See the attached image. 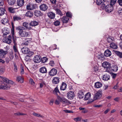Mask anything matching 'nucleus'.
<instances>
[{"instance_id": "14", "label": "nucleus", "mask_w": 122, "mask_h": 122, "mask_svg": "<svg viewBox=\"0 0 122 122\" xmlns=\"http://www.w3.org/2000/svg\"><path fill=\"white\" fill-rule=\"evenodd\" d=\"M67 95L68 99L70 100L73 99L75 96L74 92L71 91L67 93Z\"/></svg>"}, {"instance_id": "46", "label": "nucleus", "mask_w": 122, "mask_h": 122, "mask_svg": "<svg viewBox=\"0 0 122 122\" xmlns=\"http://www.w3.org/2000/svg\"><path fill=\"white\" fill-rule=\"evenodd\" d=\"M15 2V0H9L8 2L10 5H13Z\"/></svg>"}, {"instance_id": "8", "label": "nucleus", "mask_w": 122, "mask_h": 122, "mask_svg": "<svg viewBox=\"0 0 122 122\" xmlns=\"http://www.w3.org/2000/svg\"><path fill=\"white\" fill-rule=\"evenodd\" d=\"M0 78L3 80L4 82L7 83V84H8L9 85V84L12 85L14 83L13 81L9 80L6 78L4 77L0 76Z\"/></svg>"}, {"instance_id": "39", "label": "nucleus", "mask_w": 122, "mask_h": 122, "mask_svg": "<svg viewBox=\"0 0 122 122\" xmlns=\"http://www.w3.org/2000/svg\"><path fill=\"white\" fill-rule=\"evenodd\" d=\"M30 41L29 38H25L24 41V43H23V44L25 46L27 45Z\"/></svg>"}, {"instance_id": "56", "label": "nucleus", "mask_w": 122, "mask_h": 122, "mask_svg": "<svg viewBox=\"0 0 122 122\" xmlns=\"http://www.w3.org/2000/svg\"><path fill=\"white\" fill-rule=\"evenodd\" d=\"M66 15L67 17H71L72 16L71 13V12H68L66 14Z\"/></svg>"}, {"instance_id": "61", "label": "nucleus", "mask_w": 122, "mask_h": 122, "mask_svg": "<svg viewBox=\"0 0 122 122\" xmlns=\"http://www.w3.org/2000/svg\"><path fill=\"white\" fill-rule=\"evenodd\" d=\"M63 111H64L66 113H73V112L71 110H64Z\"/></svg>"}, {"instance_id": "34", "label": "nucleus", "mask_w": 122, "mask_h": 122, "mask_svg": "<svg viewBox=\"0 0 122 122\" xmlns=\"http://www.w3.org/2000/svg\"><path fill=\"white\" fill-rule=\"evenodd\" d=\"M41 13L40 11L35 10L34 12V15L37 17L41 15Z\"/></svg>"}, {"instance_id": "64", "label": "nucleus", "mask_w": 122, "mask_h": 122, "mask_svg": "<svg viewBox=\"0 0 122 122\" xmlns=\"http://www.w3.org/2000/svg\"><path fill=\"white\" fill-rule=\"evenodd\" d=\"M118 2L120 5L122 6V0H118Z\"/></svg>"}, {"instance_id": "62", "label": "nucleus", "mask_w": 122, "mask_h": 122, "mask_svg": "<svg viewBox=\"0 0 122 122\" xmlns=\"http://www.w3.org/2000/svg\"><path fill=\"white\" fill-rule=\"evenodd\" d=\"M113 38L112 39V38H108L107 39L108 41L109 42H112V41H113Z\"/></svg>"}, {"instance_id": "20", "label": "nucleus", "mask_w": 122, "mask_h": 122, "mask_svg": "<svg viewBox=\"0 0 122 122\" xmlns=\"http://www.w3.org/2000/svg\"><path fill=\"white\" fill-rule=\"evenodd\" d=\"M110 69V72L112 71L114 72H116L118 70V67L117 66L115 65L111 67Z\"/></svg>"}, {"instance_id": "43", "label": "nucleus", "mask_w": 122, "mask_h": 122, "mask_svg": "<svg viewBox=\"0 0 122 122\" xmlns=\"http://www.w3.org/2000/svg\"><path fill=\"white\" fill-rule=\"evenodd\" d=\"M114 53L116 54L117 56H118L120 58H122V53L119 51H114Z\"/></svg>"}, {"instance_id": "55", "label": "nucleus", "mask_w": 122, "mask_h": 122, "mask_svg": "<svg viewBox=\"0 0 122 122\" xmlns=\"http://www.w3.org/2000/svg\"><path fill=\"white\" fill-rule=\"evenodd\" d=\"M30 84L33 85H34L35 84L34 81L32 78H30Z\"/></svg>"}, {"instance_id": "21", "label": "nucleus", "mask_w": 122, "mask_h": 122, "mask_svg": "<svg viewBox=\"0 0 122 122\" xmlns=\"http://www.w3.org/2000/svg\"><path fill=\"white\" fill-rule=\"evenodd\" d=\"M110 47L112 49H116L117 48V46L115 43L112 42L110 43Z\"/></svg>"}, {"instance_id": "53", "label": "nucleus", "mask_w": 122, "mask_h": 122, "mask_svg": "<svg viewBox=\"0 0 122 122\" xmlns=\"http://www.w3.org/2000/svg\"><path fill=\"white\" fill-rule=\"evenodd\" d=\"M40 87L41 88H42L44 85H46L45 82L44 81H42L40 83Z\"/></svg>"}, {"instance_id": "47", "label": "nucleus", "mask_w": 122, "mask_h": 122, "mask_svg": "<svg viewBox=\"0 0 122 122\" xmlns=\"http://www.w3.org/2000/svg\"><path fill=\"white\" fill-rule=\"evenodd\" d=\"M55 10L57 14L60 15L61 16H62L63 14L60 9H56Z\"/></svg>"}, {"instance_id": "12", "label": "nucleus", "mask_w": 122, "mask_h": 122, "mask_svg": "<svg viewBox=\"0 0 122 122\" xmlns=\"http://www.w3.org/2000/svg\"><path fill=\"white\" fill-rule=\"evenodd\" d=\"M11 36L9 35L7 38H4L3 39V41L7 44H10L11 42Z\"/></svg>"}, {"instance_id": "25", "label": "nucleus", "mask_w": 122, "mask_h": 122, "mask_svg": "<svg viewBox=\"0 0 122 122\" xmlns=\"http://www.w3.org/2000/svg\"><path fill=\"white\" fill-rule=\"evenodd\" d=\"M111 53L109 50H106L104 53V55L107 57L110 56L111 55Z\"/></svg>"}, {"instance_id": "6", "label": "nucleus", "mask_w": 122, "mask_h": 122, "mask_svg": "<svg viewBox=\"0 0 122 122\" xmlns=\"http://www.w3.org/2000/svg\"><path fill=\"white\" fill-rule=\"evenodd\" d=\"M37 8V5L33 4H29L26 6V9L28 10H32Z\"/></svg>"}, {"instance_id": "15", "label": "nucleus", "mask_w": 122, "mask_h": 122, "mask_svg": "<svg viewBox=\"0 0 122 122\" xmlns=\"http://www.w3.org/2000/svg\"><path fill=\"white\" fill-rule=\"evenodd\" d=\"M61 19L63 23H67L69 20V18L67 17L64 16Z\"/></svg>"}, {"instance_id": "10", "label": "nucleus", "mask_w": 122, "mask_h": 122, "mask_svg": "<svg viewBox=\"0 0 122 122\" xmlns=\"http://www.w3.org/2000/svg\"><path fill=\"white\" fill-rule=\"evenodd\" d=\"M57 73V70L53 68L51 69L49 72V75L51 76H53L56 75Z\"/></svg>"}, {"instance_id": "9", "label": "nucleus", "mask_w": 122, "mask_h": 122, "mask_svg": "<svg viewBox=\"0 0 122 122\" xmlns=\"http://www.w3.org/2000/svg\"><path fill=\"white\" fill-rule=\"evenodd\" d=\"M59 98L60 101L66 105H69L71 104V103L69 101L65 98Z\"/></svg>"}, {"instance_id": "30", "label": "nucleus", "mask_w": 122, "mask_h": 122, "mask_svg": "<svg viewBox=\"0 0 122 122\" xmlns=\"http://www.w3.org/2000/svg\"><path fill=\"white\" fill-rule=\"evenodd\" d=\"M40 72L42 73H46L47 72V70L46 68L44 67H41L40 70Z\"/></svg>"}, {"instance_id": "63", "label": "nucleus", "mask_w": 122, "mask_h": 122, "mask_svg": "<svg viewBox=\"0 0 122 122\" xmlns=\"http://www.w3.org/2000/svg\"><path fill=\"white\" fill-rule=\"evenodd\" d=\"M102 105H96L94 106V107H99L102 106Z\"/></svg>"}, {"instance_id": "52", "label": "nucleus", "mask_w": 122, "mask_h": 122, "mask_svg": "<svg viewBox=\"0 0 122 122\" xmlns=\"http://www.w3.org/2000/svg\"><path fill=\"white\" fill-rule=\"evenodd\" d=\"M9 57L10 60H12L14 58V56L13 53L10 52L9 55Z\"/></svg>"}, {"instance_id": "29", "label": "nucleus", "mask_w": 122, "mask_h": 122, "mask_svg": "<svg viewBox=\"0 0 122 122\" xmlns=\"http://www.w3.org/2000/svg\"><path fill=\"white\" fill-rule=\"evenodd\" d=\"M110 77V76L109 75L106 74L103 76L102 79L104 80L107 81L109 79Z\"/></svg>"}, {"instance_id": "36", "label": "nucleus", "mask_w": 122, "mask_h": 122, "mask_svg": "<svg viewBox=\"0 0 122 122\" xmlns=\"http://www.w3.org/2000/svg\"><path fill=\"white\" fill-rule=\"evenodd\" d=\"M13 18L14 21L20 20L21 19L20 16L16 15L13 16Z\"/></svg>"}, {"instance_id": "28", "label": "nucleus", "mask_w": 122, "mask_h": 122, "mask_svg": "<svg viewBox=\"0 0 122 122\" xmlns=\"http://www.w3.org/2000/svg\"><path fill=\"white\" fill-rule=\"evenodd\" d=\"M59 81V79L58 77H55L52 80V83L54 84H56L58 83Z\"/></svg>"}, {"instance_id": "4", "label": "nucleus", "mask_w": 122, "mask_h": 122, "mask_svg": "<svg viewBox=\"0 0 122 122\" xmlns=\"http://www.w3.org/2000/svg\"><path fill=\"white\" fill-rule=\"evenodd\" d=\"M103 5H104L103 6L104 8L105 7V10L107 12L110 13L112 11L113 9V6L111 5L108 4L105 6V5L104 4Z\"/></svg>"}, {"instance_id": "1", "label": "nucleus", "mask_w": 122, "mask_h": 122, "mask_svg": "<svg viewBox=\"0 0 122 122\" xmlns=\"http://www.w3.org/2000/svg\"><path fill=\"white\" fill-rule=\"evenodd\" d=\"M25 29L24 27L21 26H19L16 28V29L19 30V34L20 36L22 37H25L28 36V32L23 31Z\"/></svg>"}, {"instance_id": "11", "label": "nucleus", "mask_w": 122, "mask_h": 122, "mask_svg": "<svg viewBox=\"0 0 122 122\" xmlns=\"http://www.w3.org/2000/svg\"><path fill=\"white\" fill-rule=\"evenodd\" d=\"M33 61L35 63H39L41 61V58L40 56L36 55L34 58Z\"/></svg>"}, {"instance_id": "27", "label": "nucleus", "mask_w": 122, "mask_h": 122, "mask_svg": "<svg viewBox=\"0 0 122 122\" xmlns=\"http://www.w3.org/2000/svg\"><path fill=\"white\" fill-rule=\"evenodd\" d=\"M91 94L90 92L87 93L85 95V97L84 98V100H87L90 99L91 98Z\"/></svg>"}, {"instance_id": "16", "label": "nucleus", "mask_w": 122, "mask_h": 122, "mask_svg": "<svg viewBox=\"0 0 122 122\" xmlns=\"http://www.w3.org/2000/svg\"><path fill=\"white\" fill-rule=\"evenodd\" d=\"M23 26L28 30H31L32 28L30 27V23L27 22H24L23 24Z\"/></svg>"}, {"instance_id": "31", "label": "nucleus", "mask_w": 122, "mask_h": 122, "mask_svg": "<svg viewBox=\"0 0 122 122\" xmlns=\"http://www.w3.org/2000/svg\"><path fill=\"white\" fill-rule=\"evenodd\" d=\"M16 81L20 83L23 82L24 80L23 78L20 76H18L16 78Z\"/></svg>"}, {"instance_id": "17", "label": "nucleus", "mask_w": 122, "mask_h": 122, "mask_svg": "<svg viewBox=\"0 0 122 122\" xmlns=\"http://www.w3.org/2000/svg\"><path fill=\"white\" fill-rule=\"evenodd\" d=\"M40 8L41 10L45 11L47 9L48 7L46 5L42 4L40 6Z\"/></svg>"}, {"instance_id": "40", "label": "nucleus", "mask_w": 122, "mask_h": 122, "mask_svg": "<svg viewBox=\"0 0 122 122\" xmlns=\"http://www.w3.org/2000/svg\"><path fill=\"white\" fill-rule=\"evenodd\" d=\"M104 56V55L102 54L101 53H98L97 55V57L98 59H100L101 58H103Z\"/></svg>"}, {"instance_id": "26", "label": "nucleus", "mask_w": 122, "mask_h": 122, "mask_svg": "<svg viewBox=\"0 0 122 122\" xmlns=\"http://www.w3.org/2000/svg\"><path fill=\"white\" fill-rule=\"evenodd\" d=\"M67 85V84L66 83L64 82H62L61 86V90H65L66 88Z\"/></svg>"}, {"instance_id": "7", "label": "nucleus", "mask_w": 122, "mask_h": 122, "mask_svg": "<svg viewBox=\"0 0 122 122\" xmlns=\"http://www.w3.org/2000/svg\"><path fill=\"white\" fill-rule=\"evenodd\" d=\"M10 87V86L8 84L5 83L3 82L0 84V89H9Z\"/></svg>"}, {"instance_id": "41", "label": "nucleus", "mask_w": 122, "mask_h": 122, "mask_svg": "<svg viewBox=\"0 0 122 122\" xmlns=\"http://www.w3.org/2000/svg\"><path fill=\"white\" fill-rule=\"evenodd\" d=\"M5 9L2 8H0V15H3L5 13Z\"/></svg>"}, {"instance_id": "24", "label": "nucleus", "mask_w": 122, "mask_h": 122, "mask_svg": "<svg viewBox=\"0 0 122 122\" xmlns=\"http://www.w3.org/2000/svg\"><path fill=\"white\" fill-rule=\"evenodd\" d=\"M3 33L4 35H6L10 33V30L9 29L6 28H4L3 29Z\"/></svg>"}, {"instance_id": "37", "label": "nucleus", "mask_w": 122, "mask_h": 122, "mask_svg": "<svg viewBox=\"0 0 122 122\" xmlns=\"http://www.w3.org/2000/svg\"><path fill=\"white\" fill-rule=\"evenodd\" d=\"M8 20L7 18H5L2 19L1 20V22L2 24L4 25L8 23Z\"/></svg>"}, {"instance_id": "18", "label": "nucleus", "mask_w": 122, "mask_h": 122, "mask_svg": "<svg viewBox=\"0 0 122 122\" xmlns=\"http://www.w3.org/2000/svg\"><path fill=\"white\" fill-rule=\"evenodd\" d=\"M16 3L18 6L21 7L24 5V0H17Z\"/></svg>"}, {"instance_id": "38", "label": "nucleus", "mask_w": 122, "mask_h": 122, "mask_svg": "<svg viewBox=\"0 0 122 122\" xmlns=\"http://www.w3.org/2000/svg\"><path fill=\"white\" fill-rule=\"evenodd\" d=\"M84 94L83 92L81 91H80L78 93V96L80 98H83L84 96Z\"/></svg>"}, {"instance_id": "2", "label": "nucleus", "mask_w": 122, "mask_h": 122, "mask_svg": "<svg viewBox=\"0 0 122 122\" xmlns=\"http://www.w3.org/2000/svg\"><path fill=\"white\" fill-rule=\"evenodd\" d=\"M21 51L23 54H27V56L29 57L31 56L34 53L33 52L30 51L28 48L25 46L22 48Z\"/></svg>"}, {"instance_id": "58", "label": "nucleus", "mask_w": 122, "mask_h": 122, "mask_svg": "<svg viewBox=\"0 0 122 122\" xmlns=\"http://www.w3.org/2000/svg\"><path fill=\"white\" fill-rule=\"evenodd\" d=\"M93 71L97 72L98 70V67L97 66H94L93 68Z\"/></svg>"}, {"instance_id": "35", "label": "nucleus", "mask_w": 122, "mask_h": 122, "mask_svg": "<svg viewBox=\"0 0 122 122\" xmlns=\"http://www.w3.org/2000/svg\"><path fill=\"white\" fill-rule=\"evenodd\" d=\"M106 0H97L96 3L97 5H99L101 4L104 3Z\"/></svg>"}, {"instance_id": "32", "label": "nucleus", "mask_w": 122, "mask_h": 122, "mask_svg": "<svg viewBox=\"0 0 122 122\" xmlns=\"http://www.w3.org/2000/svg\"><path fill=\"white\" fill-rule=\"evenodd\" d=\"M60 93V92L57 87H56L53 91V93L55 95L58 96L57 93Z\"/></svg>"}, {"instance_id": "51", "label": "nucleus", "mask_w": 122, "mask_h": 122, "mask_svg": "<svg viewBox=\"0 0 122 122\" xmlns=\"http://www.w3.org/2000/svg\"><path fill=\"white\" fill-rule=\"evenodd\" d=\"M57 99H56L55 101V103L56 104L58 105L60 103V102H61L60 101V100H59V98H61L59 97L58 96L57 97Z\"/></svg>"}, {"instance_id": "44", "label": "nucleus", "mask_w": 122, "mask_h": 122, "mask_svg": "<svg viewBox=\"0 0 122 122\" xmlns=\"http://www.w3.org/2000/svg\"><path fill=\"white\" fill-rule=\"evenodd\" d=\"M17 8H15L14 9L12 7H10L8 8V9L10 12L12 13H14L15 12V11L14 10V9Z\"/></svg>"}, {"instance_id": "42", "label": "nucleus", "mask_w": 122, "mask_h": 122, "mask_svg": "<svg viewBox=\"0 0 122 122\" xmlns=\"http://www.w3.org/2000/svg\"><path fill=\"white\" fill-rule=\"evenodd\" d=\"M48 61V58L46 57H43L42 58H41V62L42 63H45Z\"/></svg>"}, {"instance_id": "50", "label": "nucleus", "mask_w": 122, "mask_h": 122, "mask_svg": "<svg viewBox=\"0 0 122 122\" xmlns=\"http://www.w3.org/2000/svg\"><path fill=\"white\" fill-rule=\"evenodd\" d=\"M33 115L38 117H40L42 118H43L44 117L43 116L41 115V114L36 113L35 112L33 113Z\"/></svg>"}, {"instance_id": "33", "label": "nucleus", "mask_w": 122, "mask_h": 122, "mask_svg": "<svg viewBox=\"0 0 122 122\" xmlns=\"http://www.w3.org/2000/svg\"><path fill=\"white\" fill-rule=\"evenodd\" d=\"M30 26H35L38 25V22L35 20L31 21L30 23Z\"/></svg>"}, {"instance_id": "49", "label": "nucleus", "mask_w": 122, "mask_h": 122, "mask_svg": "<svg viewBox=\"0 0 122 122\" xmlns=\"http://www.w3.org/2000/svg\"><path fill=\"white\" fill-rule=\"evenodd\" d=\"M13 65L14 67V71L15 72H17L18 71V68L16 63L14 62H13Z\"/></svg>"}, {"instance_id": "59", "label": "nucleus", "mask_w": 122, "mask_h": 122, "mask_svg": "<svg viewBox=\"0 0 122 122\" xmlns=\"http://www.w3.org/2000/svg\"><path fill=\"white\" fill-rule=\"evenodd\" d=\"M74 120L76 122H77L81 121V118L79 117H78L74 119Z\"/></svg>"}, {"instance_id": "57", "label": "nucleus", "mask_w": 122, "mask_h": 122, "mask_svg": "<svg viewBox=\"0 0 122 122\" xmlns=\"http://www.w3.org/2000/svg\"><path fill=\"white\" fill-rule=\"evenodd\" d=\"M117 0H111L110 4L111 5L113 6L116 2Z\"/></svg>"}, {"instance_id": "45", "label": "nucleus", "mask_w": 122, "mask_h": 122, "mask_svg": "<svg viewBox=\"0 0 122 122\" xmlns=\"http://www.w3.org/2000/svg\"><path fill=\"white\" fill-rule=\"evenodd\" d=\"M14 41V43H15V45H14V46H13V50L15 52H18V50L17 49V46L15 44V41H14H14Z\"/></svg>"}, {"instance_id": "19", "label": "nucleus", "mask_w": 122, "mask_h": 122, "mask_svg": "<svg viewBox=\"0 0 122 122\" xmlns=\"http://www.w3.org/2000/svg\"><path fill=\"white\" fill-rule=\"evenodd\" d=\"M48 16L50 19H54L55 17V14L54 13L52 12H50L48 13Z\"/></svg>"}, {"instance_id": "13", "label": "nucleus", "mask_w": 122, "mask_h": 122, "mask_svg": "<svg viewBox=\"0 0 122 122\" xmlns=\"http://www.w3.org/2000/svg\"><path fill=\"white\" fill-rule=\"evenodd\" d=\"M7 53V52L3 50H0V58H3L5 57V55Z\"/></svg>"}, {"instance_id": "5", "label": "nucleus", "mask_w": 122, "mask_h": 122, "mask_svg": "<svg viewBox=\"0 0 122 122\" xmlns=\"http://www.w3.org/2000/svg\"><path fill=\"white\" fill-rule=\"evenodd\" d=\"M102 94V91L101 90H100L97 92L95 95L93 97V99L96 100L98 99L101 97Z\"/></svg>"}, {"instance_id": "23", "label": "nucleus", "mask_w": 122, "mask_h": 122, "mask_svg": "<svg viewBox=\"0 0 122 122\" xmlns=\"http://www.w3.org/2000/svg\"><path fill=\"white\" fill-rule=\"evenodd\" d=\"M33 15V12L30 11H28L26 12L25 14V16L31 18L32 17Z\"/></svg>"}, {"instance_id": "48", "label": "nucleus", "mask_w": 122, "mask_h": 122, "mask_svg": "<svg viewBox=\"0 0 122 122\" xmlns=\"http://www.w3.org/2000/svg\"><path fill=\"white\" fill-rule=\"evenodd\" d=\"M12 29L11 30V34L12 35V37L13 38V39L14 41V27L13 25H12Z\"/></svg>"}, {"instance_id": "54", "label": "nucleus", "mask_w": 122, "mask_h": 122, "mask_svg": "<svg viewBox=\"0 0 122 122\" xmlns=\"http://www.w3.org/2000/svg\"><path fill=\"white\" fill-rule=\"evenodd\" d=\"M60 22L58 20L55 21L54 23V25L56 26H58L60 25Z\"/></svg>"}, {"instance_id": "3", "label": "nucleus", "mask_w": 122, "mask_h": 122, "mask_svg": "<svg viewBox=\"0 0 122 122\" xmlns=\"http://www.w3.org/2000/svg\"><path fill=\"white\" fill-rule=\"evenodd\" d=\"M102 66L106 68V71L109 73L110 72L111 64L108 62H105L102 64Z\"/></svg>"}, {"instance_id": "60", "label": "nucleus", "mask_w": 122, "mask_h": 122, "mask_svg": "<svg viewBox=\"0 0 122 122\" xmlns=\"http://www.w3.org/2000/svg\"><path fill=\"white\" fill-rule=\"evenodd\" d=\"M49 65L52 66H53L54 65V62L53 61H51L49 63Z\"/></svg>"}, {"instance_id": "22", "label": "nucleus", "mask_w": 122, "mask_h": 122, "mask_svg": "<svg viewBox=\"0 0 122 122\" xmlns=\"http://www.w3.org/2000/svg\"><path fill=\"white\" fill-rule=\"evenodd\" d=\"M102 84L99 82H97L95 83V86L96 88H99L102 86Z\"/></svg>"}]
</instances>
